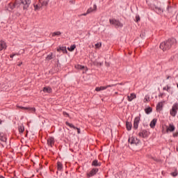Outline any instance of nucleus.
<instances>
[{
  "mask_svg": "<svg viewBox=\"0 0 178 178\" xmlns=\"http://www.w3.org/2000/svg\"><path fill=\"white\" fill-rule=\"evenodd\" d=\"M38 5H40V8L42 7V0H39V2H38Z\"/></svg>",
  "mask_w": 178,
  "mask_h": 178,
  "instance_id": "obj_39",
  "label": "nucleus"
},
{
  "mask_svg": "<svg viewBox=\"0 0 178 178\" xmlns=\"http://www.w3.org/2000/svg\"><path fill=\"white\" fill-rule=\"evenodd\" d=\"M92 166H101V163L98 162V160H94L92 163Z\"/></svg>",
  "mask_w": 178,
  "mask_h": 178,
  "instance_id": "obj_19",
  "label": "nucleus"
},
{
  "mask_svg": "<svg viewBox=\"0 0 178 178\" xmlns=\"http://www.w3.org/2000/svg\"><path fill=\"white\" fill-rule=\"evenodd\" d=\"M47 144L49 147H54V145L55 144V138L52 137L48 138Z\"/></svg>",
  "mask_w": 178,
  "mask_h": 178,
  "instance_id": "obj_10",
  "label": "nucleus"
},
{
  "mask_svg": "<svg viewBox=\"0 0 178 178\" xmlns=\"http://www.w3.org/2000/svg\"><path fill=\"white\" fill-rule=\"evenodd\" d=\"M6 42L3 40L0 41V51H2L3 49H6Z\"/></svg>",
  "mask_w": 178,
  "mask_h": 178,
  "instance_id": "obj_12",
  "label": "nucleus"
},
{
  "mask_svg": "<svg viewBox=\"0 0 178 178\" xmlns=\"http://www.w3.org/2000/svg\"><path fill=\"white\" fill-rule=\"evenodd\" d=\"M75 68L78 69V70H83V69H86V67L80 65H75Z\"/></svg>",
  "mask_w": 178,
  "mask_h": 178,
  "instance_id": "obj_23",
  "label": "nucleus"
},
{
  "mask_svg": "<svg viewBox=\"0 0 178 178\" xmlns=\"http://www.w3.org/2000/svg\"><path fill=\"white\" fill-rule=\"evenodd\" d=\"M166 91L168 92H170V94H173V90H172L170 86H167Z\"/></svg>",
  "mask_w": 178,
  "mask_h": 178,
  "instance_id": "obj_31",
  "label": "nucleus"
},
{
  "mask_svg": "<svg viewBox=\"0 0 178 178\" xmlns=\"http://www.w3.org/2000/svg\"><path fill=\"white\" fill-rule=\"evenodd\" d=\"M34 10H40L41 8V6L38 5V4H34Z\"/></svg>",
  "mask_w": 178,
  "mask_h": 178,
  "instance_id": "obj_27",
  "label": "nucleus"
},
{
  "mask_svg": "<svg viewBox=\"0 0 178 178\" xmlns=\"http://www.w3.org/2000/svg\"><path fill=\"white\" fill-rule=\"evenodd\" d=\"M23 5L24 10H27L29 9L30 5L31 4V0H16L15 5L17 6L19 4Z\"/></svg>",
  "mask_w": 178,
  "mask_h": 178,
  "instance_id": "obj_2",
  "label": "nucleus"
},
{
  "mask_svg": "<svg viewBox=\"0 0 178 178\" xmlns=\"http://www.w3.org/2000/svg\"><path fill=\"white\" fill-rule=\"evenodd\" d=\"M177 136H178V132L173 134V137H177Z\"/></svg>",
  "mask_w": 178,
  "mask_h": 178,
  "instance_id": "obj_41",
  "label": "nucleus"
},
{
  "mask_svg": "<svg viewBox=\"0 0 178 178\" xmlns=\"http://www.w3.org/2000/svg\"><path fill=\"white\" fill-rule=\"evenodd\" d=\"M0 140H1V141H3V143H5V141H6V137H5L3 134H0Z\"/></svg>",
  "mask_w": 178,
  "mask_h": 178,
  "instance_id": "obj_24",
  "label": "nucleus"
},
{
  "mask_svg": "<svg viewBox=\"0 0 178 178\" xmlns=\"http://www.w3.org/2000/svg\"><path fill=\"white\" fill-rule=\"evenodd\" d=\"M57 169L58 170H62L63 169V165L60 161L57 162Z\"/></svg>",
  "mask_w": 178,
  "mask_h": 178,
  "instance_id": "obj_17",
  "label": "nucleus"
},
{
  "mask_svg": "<svg viewBox=\"0 0 178 178\" xmlns=\"http://www.w3.org/2000/svg\"><path fill=\"white\" fill-rule=\"evenodd\" d=\"M67 49L70 52H73V51H74V49H76V45L73 44V45L70 46V47H68Z\"/></svg>",
  "mask_w": 178,
  "mask_h": 178,
  "instance_id": "obj_25",
  "label": "nucleus"
},
{
  "mask_svg": "<svg viewBox=\"0 0 178 178\" xmlns=\"http://www.w3.org/2000/svg\"><path fill=\"white\" fill-rule=\"evenodd\" d=\"M66 51V49H65L64 47H60V49H58L57 51Z\"/></svg>",
  "mask_w": 178,
  "mask_h": 178,
  "instance_id": "obj_38",
  "label": "nucleus"
},
{
  "mask_svg": "<svg viewBox=\"0 0 178 178\" xmlns=\"http://www.w3.org/2000/svg\"><path fill=\"white\" fill-rule=\"evenodd\" d=\"M145 111V113L149 115V113H151V112H152V108L151 107H149L146 108Z\"/></svg>",
  "mask_w": 178,
  "mask_h": 178,
  "instance_id": "obj_28",
  "label": "nucleus"
},
{
  "mask_svg": "<svg viewBox=\"0 0 178 178\" xmlns=\"http://www.w3.org/2000/svg\"><path fill=\"white\" fill-rule=\"evenodd\" d=\"M139 124H140V117H136L134 121V128H135L136 130L138 129Z\"/></svg>",
  "mask_w": 178,
  "mask_h": 178,
  "instance_id": "obj_8",
  "label": "nucleus"
},
{
  "mask_svg": "<svg viewBox=\"0 0 178 178\" xmlns=\"http://www.w3.org/2000/svg\"><path fill=\"white\" fill-rule=\"evenodd\" d=\"M167 79H169V76Z\"/></svg>",
  "mask_w": 178,
  "mask_h": 178,
  "instance_id": "obj_51",
  "label": "nucleus"
},
{
  "mask_svg": "<svg viewBox=\"0 0 178 178\" xmlns=\"http://www.w3.org/2000/svg\"><path fill=\"white\" fill-rule=\"evenodd\" d=\"M76 130H77V133H78V134H80V129H79V128H77V127H76V129H75Z\"/></svg>",
  "mask_w": 178,
  "mask_h": 178,
  "instance_id": "obj_42",
  "label": "nucleus"
},
{
  "mask_svg": "<svg viewBox=\"0 0 178 178\" xmlns=\"http://www.w3.org/2000/svg\"><path fill=\"white\" fill-rule=\"evenodd\" d=\"M136 22H140V16H136Z\"/></svg>",
  "mask_w": 178,
  "mask_h": 178,
  "instance_id": "obj_40",
  "label": "nucleus"
},
{
  "mask_svg": "<svg viewBox=\"0 0 178 178\" xmlns=\"http://www.w3.org/2000/svg\"><path fill=\"white\" fill-rule=\"evenodd\" d=\"M65 124L67 126H69V127H70L71 129H76V127H74L73 124H70V122H66Z\"/></svg>",
  "mask_w": 178,
  "mask_h": 178,
  "instance_id": "obj_30",
  "label": "nucleus"
},
{
  "mask_svg": "<svg viewBox=\"0 0 178 178\" xmlns=\"http://www.w3.org/2000/svg\"><path fill=\"white\" fill-rule=\"evenodd\" d=\"M149 100V97H145L144 99V102H148Z\"/></svg>",
  "mask_w": 178,
  "mask_h": 178,
  "instance_id": "obj_35",
  "label": "nucleus"
},
{
  "mask_svg": "<svg viewBox=\"0 0 178 178\" xmlns=\"http://www.w3.org/2000/svg\"><path fill=\"white\" fill-rule=\"evenodd\" d=\"M176 129L175 125L173 124H169L168 127H166V131L167 133H169L170 131L171 133Z\"/></svg>",
  "mask_w": 178,
  "mask_h": 178,
  "instance_id": "obj_11",
  "label": "nucleus"
},
{
  "mask_svg": "<svg viewBox=\"0 0 178 178\" xmlns=\"http://www.w3.org/2000/svg\"><path fill=\"white\" fill-rule=\"evenodd\" d=\"M176 42V39L172 38L169 39L167 41L163 42L160 44V49H162V51H168V49H170L172 48V45Z\"/></svg>",
  "mask_w": 178,
  "mask_h": 178,
  "instance_id": "obj_1",
  "label": "nucleus"
},
{
  "mask_svg": "<svg viewBox=\"0 0 178 178\" xmlns=\"http://www.w3.org/2000/svg\"><path fill=\"white\" fill-rule=\"evenodd\" d=\"M109 87H115V85H108L106 86H101L95 88V91H104V90H106V88H109Z\"/></svg>",
  "mask_w": 178,
  "mask_h": 178,
  "instance_id": "obj_7",
  "label": "nucleus"
},
{
  "mask_svg": "<svg viewBox=\"0 0 178 178\" xmlns=\"http://www.w3.org/2000/svg\"><path fill=\"white\" fill-rule=\"evenodd\" d=\"M177 111H178V104L175 103L173 104L172 109L170 111V114L171 115V116L175 118V116H176V115L177 114Z\"/></svg>",
  "mask_w": 178,
  "mask_h": 178,
  "instance_id": "obj_3",
  "label": "nucleus"
},
{
  "mask_svg": "<svg viewBox=\"0 0 178 178\" xmlns=\"http://www.w3.org/2000/svg\"><path fill=\"white\" fill-rule=\"evenodd\" d=\"M126 127H127V130H128V131H130V130H131V127H132L131 122H127Z\"/></svg>",
  "mask_w": 178,
  "mask_h": 178,
  "instance_id": "obj_18",
  "label": "nucleus"
},
{
  "mask_svg": "<svg viewBox=\"0 0 178 178\" xmlns=\"http://www.w3.org/2000/svg\"><path fill=\"white\" fill-rule=\"evenodd\" d=\"M87 15H88V13H87V12H86V13H83V14L79 15V17H81V16H87Z\"/></svg>",
  "mask_w": 178,
  "mask_h": 178,
  "instance_id": "obj_37",
  "label": "nucleus"
},
{
  "mask_svg": "<svg viewBox=\"0 0 178 178\" xmlns=\"http://www.w3.org/2000/svg\"><path fill=\"white\" fill-rule=\"evenodd\" d=\"M1 123H2V120H0V124H1Z\"/></svg>",
  "mask_w": 178,
  "mask_h": 178,
  "instance_id": "obj_49",
  "label": "nucleus"
},
{
  "mask_svg": "<svg viewBox=\"0 0 178 178\" xmlns=\"http://www.w3.org/2000/svg\"><path fill=\"white\" fill-rule=\"evenodd\" d=\"M102 45L101 43H97L95 44V48H101Z\"/></svg>",
  "mask_w": 178,
  "mask_h": 178,
  "instance_id": "obj_34",
  "label": "nucleus"
},
{
  "mask_svg": "<svg viewBox=\"0 0 178 178\" xmlns=\"http://www.w3.org/2000/svg\"><path fill=\"white\" fill-rule=\"evenodd\" d=\"M163 104H165V102H159L156 106V111L160 112V111L162 109V108H163Z\"/></svg>",
  "mask_w": 178,
  "mask_h": 178,
  "instance_id": "obj_13",
  "label": "nucleus"
},
{
  "mask_svg": "<svg viewBox=\"0 0 178 178\" xmlns=\"http://www.w3.org/2000/svg\"><path fill=\"white\" fill-rule=\"evenodd\" d=\"M0 178H5V177H3V176H0Z\"/></svg>",
  "mask_w": 178,
  "mask_h": 178,
  "instance_id": "obj_48",
  "label": "nucleus"
},
{
  "mask_svg": "<svg viewBox=\"0 0 178 178\" xmlns=\"http://www.w3.org/2000/svg\"><path fill=\"white\" fill-rule=\"evenodd\" d=\"M64 115H66L67 116H69V114H67V113H64Z\"/></svg>",
  "mask_w": 178,
  "mask_h": 178,
  "instance_id": "obj_46",
  "label": "nucleus"
},
{
  "mask_svg": "<svg viewBox=\"0 0 178 178\" xmlns=\"http://www.w3.org/2000/svg\"><path fill=\"white\" fill-rule=\"evenodd\" d=\"M19 133H23V131H24V127L23 125L19 127Z\"/></svg>",
  "mask_w": 178,
  "mask_h": 178,
  "instance_id": "obj_32",
  "label": "nucleus"
},
{
  "mask_svg": "<svg viewBox=\"0 0 178 178\" xmlns=\"http://www.w3.org/2000/svg\"><path fill=\"white\" fill-rule=\"evenodd\" d=\"M98 65H99L100 66H102V65H104V63H99Z\"/></svg>",
  "mask_w": 178,
  "mask_h": 178,
  "instance_id": "obj_45",
  "label": "nucleus"
},
{
  "mask_svg": "<svg viewBox=\"0 0 178 178\" xmlns=\"http://www.w3.org/2000/svg\"><path fill=\"white\" fill-rule=\"evenodd\" d=\"M47 60H51L52 59V54L48 55L46 58Z\"/></svg>",
  "mask_w": 178,
  "mask_h": 178,
  "instance_id": "obj_33",
  "label": "nucleus"
},
{
  "mask_svg": "<svg viewBox=\"0 0 178 178\" xmlns=\"http://www.w3.org/2000/svg\"><path fill=\"white\" fill-rule=\"evenodd\" d=\"M163 90L164 91H166V90H168V86L164 87V88H163Z\"/></svg>",
  "mask_w": 178,
  "mask_h": 178,
  "instance_id": "obj_43",
  "label": "nucleus"
},
{
  "mask_svg": "<svg viewBox=\"0 0 178 178\" xmlns=\"http://www.w3.org/2000/svg\"><path fill=\"white\" fill-rule=\"evenodd\" d=\"M148 134H149V133L147 132V130H143L138 134V136H139V137L145 138V137H148Z\"/></svg>",
  "mask_w": 178,
  "mask_h": 178,
  "instance_id": "obj_9",
  "label": "nucleus"
},
{
  "mask_svg": "<svg viewBox=\"0 0 178 178\" xmlns=\"http://www.w3.org/2000/svg\"><path fill=\"white\" fill-rule=\"evenodd\" d=\"M97 173H98V168H93L87 174V177H92V176H95Z\"/></svg>",
  "mask_w": 178,
  "mask_h": 178,
  "instance_id": "obj_6",
  "label": "nucleus"
},
{
  "mask_svg": "<svg viewBox=\"0 0 178 178\" xmlns=\"http://www.w3.org/2000/svg\"><path fill=\"white\" fill-rule=\"evenodd\" d=\"M127 98H128V101H129V102H131V100L134 99V98H136V95L131 93L130 96L127 97Z\"/></svg>",
  "mask_w": 178,
  "mask_h": 178,
  "instance_id": "obj_20",
  "label": "nucleus"
},
{
  "mask_svg": "<svg viewBox=\"0 0 178 178\" xmlns=\"http://www.w3.org/2000/svg\"><path fill=\"white\" fill-rule=\"evenodd\" d=\"M16 54H10V57L11 58H13V56H15Z\"/></svg>",
  "mask_w": 178,
  "mask_h": 178,
  "instance_id": "obj_44",
  "label": "nucleus"
},
{
  "mask_svg": "<svg viewBox=\"0 0 178 178\" xmlns=\"http://www.w3.org/2000/svg\"><path fill=\"white\" fill-rule=\"evenodd\" d=\"M22 65V63L20 64H19V66H20Z\"/></svg>",
  "mask_w": 178,
  "mask_h": 178,
  "instance_id": "obj_50",
  "label": "nucleus"
},
{
  "mask_svg": "<svg viewBox=\"0 0 178 178\" xmlns=\"http://www.w3.org/2000/svg\"><path fill=\"white\" fill-rule=\"evenodd\" d=\"M128 141L131 145H138V144L140 143V140L134 136L129 138Z\"/></svg>",
  "mask_w": 178,
  "mask_h": 178,
  "instance_id": "obj_4",
  "label": "nucleus"
},
{
  "mask_svg": "<svg viewBox=\"0 0 178 178\" xmlns=\"http://www.w3.org/2000/svg\"><path fill=\"white\" fill-rule=\"evenodd\" d=\"M21 109H26L29 111H31L32 112H35V108H30V107H19Z\"/></svg>",
  "mask_w": 178,
  "mask_h": 178,
  "instance_id": "obj_21",
  "label": "nucleus"
},
{
  "mask_svg": "<svg viewBox=\"0 0 178 178\" xmlns=\"http://www.w3.org/2000/svg\"><path fill=\"white\" fill-rule=\"evenodd\" d=\"M43 92L46 93V94H51V92H52V88H51L50 87H44L43 88Z\"/></svg>",
  "mask_w": 178,
  "mask_h": 178,
  "instance_id": "obj_14",
  "label": "nucleus"
},
{
  "mask_svg": "<svg viewBox=\"0 0 178 178\" xmlns=\"http://www.w3.org/2000/svg\"><path fill=\"white\" fill-rule=\"evenodd\" d=\"M172 176H173V177H176V175H177V172H174L171 173Z\"/></svg>",
  "mask_w": 178,
  "mask_h": 178,
  "instance_id": "obj_36",
  "label": "nucleus"
},
{
  "mask_svg": "<svg viewBox=\"0 0 178 178\" xmlns=\"http://www.w3.org/2000/svg\"><path fill=\"white\" fill-rule=\"evenodd\" d=\"M52 34V37H56V35L59 36L60 35L61 33L60 31H56V32H54Z\"/></svg>",
  "mask_w": 178,
  "mask_h": 178,
  "instance_id": "obj_29",
  "label": "nucleus"
},
{
  "mask_svg": "<svg viewBox=\"0 0 178 178\" xmlns=\"http://www.w3.org/2000/svg\"><path fill=\"white\" fill-rule=\"evenodd\" d=\"M49 1L47 0H42V6H47L49 3Z\"/></svg>",
  "mask_w": 178,
  "mask_h": 178,
  "instance_id": "obj_26",
  "label": "nucleus"
},
{
  "mask_svg": "<svg viewBox=\"0 0 178 178\" xmlns=\"http://www.w3.org/2000/svg\"><path fill=\"white\" fill-rule=\"evenodd\" d=\"M156 124V118H154L150 124H149V126L151 127V129H154V127H155V125Z\"/></svg>",
  "mask_w": 178,
  "mask_h": 178,
  "instance_id": "obj_15",
  "label": "nucleus"
},
{
  "mask_svg": "<svg viewBox=\"0 0 178 178\" xmlns=\"http://www.w3.org/2000/svg\"><path fill=\"white\" fill-rule=\"evenodd\" d=\"M110 24H113L115 27H123V24L116 19H110Z\"/></svg>",
  "mask_w": 178,
  "mask_h": 178,
  "instance_id": "obj_5",
  "label": "nucleus"
},
{
  "mask_svg": "<svg viewBox=\"0 0 178 178\" xmlns=\"http://www.w3.org/2000/svg\"><path fill=\"white\" fill-rule=\"evenodd\" d=\"M156 12L159 15H161V14L163 13V10L161 8H156Z\"/></svg>",
  "mask_w": 178,
  "mask_h": 178,
  "instance_id": "obj_22",
  "label": "nucleus"
},
{
  "mask_svg": "<svg viewBox=\"0 0 178 178\" xmlns=\"http://www.w3.org/2000/svg\"><path fill=\"white\" fill-rule=\"evenodd\" d=\"M94 10H97V5H94L93 8H90L88 10H87V13L90 14L92 13V12H94Z\"/></svg>",
  "mask_w": 178,
  "mask_h": 178,
  "instance_id": "obj_16",
  "label": "nucleus"
},
{
  "mask_svg": "<svg viewBox=\"0 0 178 178\" xmlns=\"http://www.w3.org/2000/svg\"><path fill=\"white\" fill-rule=\"evenodd\" d=\"M167 12H169V6L167 7Z\"/></svg>",
  "mask_w": 178,
  "mask_h": 178,
  "instance_id": "obj_47",
  "label": "nucleus"
}]
</instances>
